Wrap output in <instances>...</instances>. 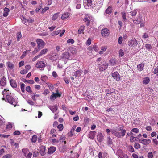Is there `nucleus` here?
<instances>
[{
  "label": "nucleus",
  "mask_w": 158,
  "mask_h": 158,
  "mask_svg": "<svg viewBox=\"0 0 158 158\" xmlns=\"http://www.w3.org/2000/svg\"><path fill=\"white\" fill-rule=\"evenodd\" d=\"M6 98L8 102L14 105V106H16L17 102L15 101L14 98L12 96L9 95H7L6 96Z\"/></svg>",
  "instance_id": "f257e3e1"
},
{
  "label": "nucleus",
  "mask_w": 158,
  "mask_h": 158,
  "mask_svg": "<svg viewBox=\"0 0 158 158\" xmlns=\"http://www.w3.org/2000/svg\"><path fill=\"white\" fill-rule=\"evenodd\" d=\"M108 63L106 62L103 61L100 64V66L99 67V71H103L108 67Z\"/></svg>",
  "instance_id": "f03ea898"
},
{
  "label": "nucleus",
  "mask_w": 158,
  "mask_h": 158,
  "mask_svg": "<svg viewBox=\"0 0 158 158\" xmlns=\"http://www.w3.org/2000/svg\"><path fill=\"white\" fill-rule=\"evenodd\" d=\"M139 142L147 146L151 143V140L149 139H144L141 138L139 140Z\"/></svg>",
  "instance_id": "7ed1b4c3"
},
{
  "label": "nucleus",
  "mask_w": 158,
  "mask_h": 158,
  "mask_svg": "<svg viewBox=\"0 0 158 158\" xmlns=\"http://www.w3.org/2000/svg\"><path fill=\"white\" fill-rule=\"evenodd\" d=\"M101 33L102 36L106 37L109 36L110 31L108 29L105 28L101 31Z\"/></svg>",
  "instance_id": "20e7f679"
},
{
  "label": "nucleus",
  "mask_w": 158,
  "mask_h": 158,
  "mask_svg": "<svg viewBox=\"0 0 158 158\" xmlns=\"http://www.w3.org/2000/svg\"><path fill=\"white\" fill-rule=\"evenodd\" d=\"M137 41L135 39H133L128 42V45L131 46V48H133L137 45Z\"/></svg>",
  "instance_id": "39448f33"
},
{
  "label": "nucleus",
  "mask_w": 158,
  "mask_h": 158,
  "mask_svg": "<svg viewBox=\"0 0 158 158\" xmlns=\"http://www.w3.org/2000/svg\"><path fill=\"white\" fill-rule=\"evenodd\" d=\"M56 93H52V94L50 96V99L52 100H54L56 99L58 97H60L61 96V94H60L58 92V91H56Z\"/></svg>",
  "instance_id": "423d86ee"
},
{
  "label": "nucleus",
  "mask_w": 158,
  "mask_h": 158,
  "mask_svg": "<svg viewBox=\"0 0 158 158\" xmlns=\"http://www.w3.org/2000/svg\"><path fill=\"white\" fill-rule=\"evenodd\" d=\"M36 42L37 44V47H40V48H43L45 44L44 42L40 39H37L36 40Z\"/></svg>",
  "instance_id": "0eeeda50"
},
{
  "label": "nucleus",
  "mask_w": 158,
  "mask_h": 158,
  "mask_svg": "<svg viewBox=\"0 0 158 158\" xmlns=\"http://www.w3.org/2000/svg\"><path fill=\"white\" fill-rule=\"evenodd\" d=\"M46 64L43 61H39L37 62L35 65V67L37 68H44Z\"/></svg>",
  "instance_id": "6e6552de"
},
{
  "label": "nucleus",
  "mask_w": 158,
  "mask_h": 158,
  "mask_svg": "<svg viewBox=\"0 0 158 158\" xmlns=\"http://www.w3.org/2000/svg\"><path fill=\"white\" fill-rule=\"evenodd\" d=\"M112 76L114 79H116L117 81H119L120 78L119 75L117 72H115L112 74Z\"/></svg>",
  "instance_id": "1a4fd4ad"
},
{
  "label": "nucleus",
  "mask_w": 158,
  "mask_h": 158,
  "mask_svg": "<svg viewBox=\"0 0 158 158\" xmlns=\"http://www.w3.org/2000/svg\"><path fill=\"white\" fill-rule=\"evenodd\" d=\"M6 84V80L5 77H3L0 81V85L2 87H4Z\"/></svg>",
  "instance_id": "9d476101"
},
{
  "label": "nucleus",
  "mask_w": 158,
  "mask_h": 158,
  "mask_svg": "<svg viewBox=\"0 0 158 158\" xmlns=\"http://www.w3.org/2000/svg\"><path fill=\"white\" fill-rule=\"evenodd\" d=\"M70 56L69 53L68 52H65L61 56V58L63 59H69Z\"/></svg>",
  "instance_id": "9b49d317"
},
{
  "label": "nucleus",
  "mask_w": 158,
  "mask_h": 158,
  "mask_svg": "<svg viewBox=\"0 0 158 158\" xmlns=\"http://www.w3.org/2000/svg\"><path fill=\"white\" fill-rule=\"evenodd\" d=\"M56 150L55 147L52 146L48 148V154H51L53 153Z\"/></svg>",
  "instance_id": "f8f14e48"
},
{
  "label": "nucleus",
  "mask_w": 158,
  "mask_h": 158,
  "mask_svg": "<svg viewBox=\"0 0 158 158\" xmlns=\"http://www.w3.org/2000/svg\"><path fill=\"white\" fill-rule=\"evenodd\" d=\"M10 84L12 87L13 88H16L17 85L16 81L13 79H11L10 81Z\"/></svg>",
  "instance_id": "ddd939ff"
},
{
  "label": "nucleus",
  "mask_w": 158,
  "mask_h": 158,
  "mask_svg": "<svg viewBox=\"0 0 158 158\" xmlns=\"http://www.w3.org/2000/svg\"><path fill=\"white\" fill-rule=\"evenodd\" d=\"M40 153L41 155H44L45 154V147L44 146H41L40 148Z\"/></svg>",
  "instance_id": "4468645a"
},
{
  "label": "nucleus",
  "mask_w": 158,
  "mask_h": 158,
  "mask_svg": "<svg viewBox=\"0 0 158 158\" xmlns=\"http://www.w3.org/2000/svg\"><path fill=\"white\" fill-rule=\"evenodd\" d=\"M97 140L99 142H102L103 139V136L101 133L99 134L97 136Z\"/></svg>",
  "instance_id": "2eb2a0df"
},
{
  "label": "nucleus",
  "mask_w": 158,
  "mask_h": 158,
  "mask_svg": "<svg viewBox=\"0 0 158 158\" xmlns=\"http://www.w3.org/2000/svg\"><path fill=\"white\" fill-rule=\"evenodd\" d=\"M112 134H114L115 136L117 137H120V135L118 132L116 130H111L110 131Z\"/></svg>",
  "instance_id": "dca6fc26"
},
{
  "label": "nucleus",
  "mask_w": 158,
  "mask_h": 158,
  "mask_svg": "<svg viewBox=\"0 0 158 158\" xmlns=\"http://www.w3.org/2000/svg\"><path fill=\"white\" fill-rule=\"evenodd\" d=\"M83 71L81 70H79L76 71L74 74V76L76 77L80 76L82 74Z\"/></svg>",
  "instance_id": "f3484780"
},
{
  "label": "nucleus",
  "mask_w": 158,
  "mask_h": 158,
  "mask_svg": "<svg viewBox=\"0 0 158 158\" xmlns=\"http://www.w3.org/2000/svg\"><path fill=\"white\" fill-rule=\"evenodd\" d=\"M52 112L54 113L57 110V106L55 105L54 106H50L49 107Z\"/></svg>",
  "instance_id": "a211bd4d"
},
{
  "label": "nucleus",
  "mask_w": 158,
  "mask_h": 158,
  "mask_svg": "<svg viewBox=\"0 0 158 158\" xmlns=\"http://www.w3.org/2000/svg\"><path fill=\"white\" fill-rule=\"evenodd\" d=\"M107 144L108 145H110L112 144L113 143L112 139L110 137V136H108L107 138Z\"/></svg>",
  "instance_id": "6ab92c4d"
},
{
  "label": "nucleus",
  "mask_w": 158,
  "mask_h": 158,
  "mask_svg": "<svg viewBox=\"0 0 158 158\" xmlns=\"http://www.w3.org/2000/svg\"><path fill=\"white\" fill-rule=\"evenodd\" d=\"M10 11V10L7 8H5L4 9V12L3 14V16L4 17H6L8 15V12Z\"/></svg>",
  "instance_id": "aec40b11"
},
{
  "label": "nucleus",
  "mask_w": 158,
  "mask_h": 158,
  "mask_svg": "<svg viewBox=\"0 0 158 158\" xmlns=\"http://www.w3.org/2000/svg\"><path fill=\"white\" fill-rule=\"evenodd\" d=\"M61 32V30L58 28L56 29V31L51 33V35L52 36L57 35L59 34Z\"/></svg>",
  "instance_id": "412c9836"
},
{
  "label": "nucleus",
  "mask_w": 158,
  "mask_h": 158,
  "mask_svg": "<svg viewBox=\"0 0 158 158\" xmlns=\"http://www.w3.org/2000/svg\"><path fill=\"white\" fill-rule=\"evenodd\" d=\"M109 62L111 66H114L116 63V60L114 59H110L109 60Z\"/></svg>",
  "instance_id": "4be33fe9"
},
{
  "label": "nucleus",
  "mask_w": 158,
  "mask_h": 158,
  "mask_svg": "<svg viewBox=\"0 0 158 158\" xmlns=\"http://www.w3.org/2000/svg\"><path fill=\"white\" fill-rule=\"evenodd\" d=\"M85 27L84 26H81L78 31V33L79 34H80L81 33H83V31H84L85 29Z\"/></svg>",
  "instance_id": "5701e85b"
},
{
  "label": "nucleus",
  "mask_w": 158,
  "mask_h": 158,
  "mask_svg": "<svg viewBox=\"0 0 158 158\" xmlns=\"http://www.w3.org/2000/svg\"><path fill=\"white\" fill-rule=\"evenodd\" d=\"M69 16V14L68 13H64L61 17V19H65L68 18Z\"/></svg>",
  "instance_id": "b1692460"
},
{
  "label": "nucleus",
  "mask_w": 158,
  "mask_h": 158,
  "mask_svg": "<svg viewBox=\"0 0 158 158\" xmlns=\"http://www.w3.org/2000/svg\"><path fill=\"white\" fill-rule=\"evenodd\" d=\"M96 132L95 131H91L89 134V136L90 138L91 139H93L95 135Z\"/></svg>",
  "instance_id": "393cba45"
},
{
  "label": "nucleus",
  "mask_w": 158,
  "mask_h": 158,
  "mask_svg": "<svg viewBox=\"0 0 158 158\" xmlns=\"http://www.w3.org/2000/svg\"><path fill=\"white\" fill-rule=\"evenodd\" d=\"M150 81L149 78L148 77H146L144 79L143 81V83L144 84H147L149 83Z\"/></svg>",
  "instance_id": "a878e982"
},
{
  "label": "nucleus",
  "mask_w": 158,
  "mask_h": 158,
  "mask_svg": "<svg viewBox=\"0 0 158 158\" xmlns=\"http://www.w3.org/2000/svg\"><path fill=\"white\" fill-rule=\"evenodd\" d=\"M121 15H122V17L123 19V20L124 22H126L127 21V19L126 18V13L125 12H122L121 13Z\"/></svg>",
  "instance_id": "bb28decb"
},
{
  "label": "nucleus",
  "mask_w": 158,
  "mask_h": 158,
  "mask_svg": "<svg viewBox=\"0 0 158 158\" xmlns=\"http://www.w3.org/2000/svg\"><path fill=\"white\" fill-rule=\"evenodd\" d=\"M143 67L144 64H141L137 66V69L139 71H140L143 70Z\"/></svg>",
  "instance_id": "cd10ccee"
},
{
  "label": "nucleus",
  "mask_w": 158,
  "mask_h": 158,
  "mask_svg": "<svg viewBox=\"0 0 158 158\" xmlns=\"http://www.w3.org/2000/svg\"><path fill=\"white\" fill-rule=\"evenodd\" d=\"M22 152L23 153V154L25 156H26V155L29 152V150L27 148H24L22 149Z\"/></svg>",
  "instance_id": "c85d7f7f"
},
{
  "label": "nucleus",
  "mask_w": 158,
  "mask_h": 158,
  "mask_svg": "<svg viewBox=\"0 0 158 158\" xmlns=\"http://www.w3.org/2000/svg\"><path fill=\"white\" fill-rule=\"evenodd\" d=\"M133 22L134 24H139L141 22V19L140 18H139L136 20H133Z\"/></svg>",
  "instance_id": "c756f323"
},
{
  "label": "nucleus",
  "mask_w": 158,
  "mask_h": 158,
  "mask_svg": "<svg viewBox=\"0 0 158 158\" xmlns=\"http://www.w3.org/2000/svg\"><path fill=\"white\" fill-rule=\"evenodd\" d=\"M48 50L47 49H44L40 51V53L39 55H40V57L42 55L45 54L48 52Z\"/></svg>",
  "instance_id": "7c9ffc66"
},
{
  "label": "nucleus",
  "mask_w": 158,
  "mask_h": 158,
  "mask_svg": "<svg viewBox=\"0 0 158 158\" xmlns=\"http://www.w3.org/2000/svg\"><path fill=\"white\" fill-rule=\"evenodd\" d=\"M126 132V131L125 129L123 130L121 132H119L118 133L120 135V137H118V138H121L122 137H123L125 134Z\"/></svg>",
  "instance_id": "2f4dec72"
},
{
  "label": "nucleus",
  "mask_w": 158,
  "mask_h": 158,
  "mask_svg": "<svg viewBox=\"0 0 158 158\" xmlns=\"http://www.w3.org/2000/svg\"><path fill=\"white\" fill-rule=\"evenodd\" d=\"M112 8L111 7L109 6L107 9L106 11L105 12L108 14H110L111 13Z\"/></svg>",
  "instance_id": "473e14b6"
},
{
  "label": "nucleus",
  "mask_w": 158,
  "mask_h": 158,
  "mask_svg": "<svg viewBox=\"0 0 158 158\" xmlns=\"http://www.w3.org/2000/svg\"><path fill=\"white\" fill-rule=\"evenodd\" d=\"M20 85L21 89L22 91L24 93L25 92V84L22 82H21L20 84Z\"/></svg>",
  "instance_id": "72a5a7b5"
},
{
  "label": "nucleus",
  "mask_w": 158,
  "mask_h": 158,
  "mask_svg": "<svg viewBox=\"0 0 158 158\" xmlns=\"http://www.w3.org/2000/svg\"><path fill=\"white\" fill-rule=\"evenodd\" d=\"M59 13H57L54 14L52 17V19L53 20H56L58 17Z\"/></svg>",
  "instance_id": "f704fd0d"
},
{
  "label": "nucleus",
  "mask_w": 158,
  "mask_h": 158,
  "mask_svg": "<svg viewBox=\"0 0 158 158\" xmlns=\"http://www.w3.org/2000/svg\"><path fill=\"white\" fill-rule=\"evenodd\" d=\"M115 90L113 89H109L106 91L107 94H111L112 93L115 92Z\"/></svg>",
  "instance_id": "c9c22d12"
},
{
  "label": "nucleus",
  "mask_w": 158,
  "mask_h": 158,
  "mask_svg": "<svg viewBox=\"0 0 158 158\" xmlns=\"http://www.w3.org/2000/svg\"><path fill=\"white\" fill-rule=\"evenodd\" d=\"M42 48H40V47H37V48H36L32 52V53L33 54H35L36 53L38 52Z\"/></svg>",
  "instance_id": "e433bc0d"
},
{
  "label": "nucleus",
  "mask_w": 158,
  "mask_h": 158,
  "mask_svg": "<svg viewBox=\"0 0 158 158\" xmlns=\"http://www.w3.org/2000/svg\"><path fill=\"white\" fill-rule=\"evenodd\" d=\"M7 64L8 67L10 69H13L14 68V64L10 62H7Z\"/></svg>",
  "instance_id": "4c0bfd02"
},
{
  "label": "nucleus",
  "mask_w": 158,
  "mask_h": 158,
  "mask_svg": "<svg viewBox=\"0 0 158 158\" xmlns=\"http://www.w3.org/2000/svg\"><path fill=\"white\" fill-rule=\"evenodd\" d=\"M10 142L12 145L15 146V148H16L18 146V144L17 143H15L14 140L12 139H10Z\"/></svg>",
  "instance_id": "58836bf2"
},
{
  "label": "nucleus",
  "mask_w": 158,
  "mask_h": 158,
  "mask_svg": "<svg viewBox=\"0 0 158 158\" xmlns=\"http://www.w3.org/2000/svg\"><path fill=\"white\" fill-rule=\"evenodd\" d=\"M12 126L11 124L9 123L7 125L6 127V129L7 131L8 130H10L12 128Z\"/></svg>",
  "instance_id": "ea45409f"
},
{
  "label": "nucleus",
  "mask_w": 158,
  "mask_h": 158,
  "mask_svg": "<svg viewBox=\"0 0 158 158\" xmlns=\"http://www.w3.org/2000/svg\"><path fill=\"white\" fill-rule=\"evenodd\" d=\"M37 140V136L35 135L33 136L31 139V141L33 143H35Z\"/></svg>",
  "instance_id": "a19ab883"
},
{
  "label": "nucleus",
  "mask_w": 158,
  "mask_h": 158,
  "mask_svg": "<svg viewBox=\"0 0 158 158\" xmlns=\"http://www.w3.org/2000/svg\"><path fill=\"white\" fill-rule=\"evenodd\" d=\"M134 148L136 149H138L140 148V145L139 144L135 143L134 144Z\"/></svg>",
  "instance_id": "79ce46f5"
},
{
  "label": "nucleus",
  "mask_w": 158,
  "mask_h": 158,
  "mask_svg": "<svg viewBox=\"0 0 158 158\" xmlns=\"http://www.w3.org/2000/svg\"><path fill=\"white\" fill-rule=\"evenodd\" d=\"M131 15L132 17H134L137 14V12L136 10H134L133 11L130 12Z\"/></svg>",
  "instance_id": "37998d69"
},
{
  "label": "nucleus",
  "mask_w": 158,
  "mask_h": 158,
  "mask_svg": "<svg viewBox=\"0 0 158 158\" xmlns=\"http://www.w3.org/2000/svg\"><path fill=\"white\" fill-rule=\"evenodd\" d=\"M57 128L59 129V131H61L63 128V125L62 124H60L57 126Z\"/></svg>",
  "instance_id": "c03bdc74"
},
{
  "label": "nucleus",
  "mask_w": 158,
  "mask_h": 158,
  "mask_svg": "<svg viewBox=\"0 0 158 158\" xmlns=\"http://www.w3.org/2000/svg\"><path fill=\"white\" fill-rule=\"evenodd\" d=\"M4 118L1 116H0V126L3 125L4 123L3 120Z\"/></svg>",
  "instance_id": "a18cd8bd"
},
{
  "label": "nucleus",
  "mask_w": 158,
  "mask_h": 158,
  "mask_svg": "<svg viewBox=\"0 0 158 158\" xmlns=\"http://www.w3.org/2000/svg\"><path fill=\"white\" fill-rule=\"evenodd\" d=\"M119 56L122 57L124 55L123 51L122 49H120L119 51Z\"/></svg>",
  "instance_id": "49530a36"
},
{
  "label": "nucleus",
  "mask_w": 158,
  "mask_h": 158,
  "mask_svg": "<svg viewBox=\"0 0 158 158\" xmlns=\"http://www.w3.org/2000/svg\"><path fill=\"white\" fill-rule=\"evenodd\" d=\"M153 73L154 74L158 76V66L155 69Z\"/></svg>",
  "instance_id": "de8ad7c7"
},
{
  "label": "nucleus",
  "mask_w": 158,
  "mask_h": 158,
  "mask_svg": "<svg viewBox=\"0 0 158 158\" xmlns=\"http://www.w3.org/2000/svg\"><path fill=\"white\" fill-rule=\"evenodd\" d=\"M26 90L29 93H31L32 92L31 88L29 86H27L26 87Z\"/></svg>",
  "instance_id": "09e8293b"
},
{
  "label": "nucleus",
  "mask_w": 158,
  "mask_h": 158,
  "mask_svg": "<svg viewBox=\"0 0 158 158\" xmlns=\"http://www.w3.org/2000/svg\"><path fill=\"white\" fill-rule=\"evenodd\" d=\"M67 42L68 43H71L72 44L74 42V41L73 39H70L67 40Z\"/></svg>",
  "instance_id": "8fccbe9b"
},
{
  "label": "nucleus",
  "mask_w": 158,
  "mask_h": 158,
  "mask_svg": "<svg viewBox=\"0 0 158 158\" xmlns=\"http://www.w3.org/2000/svg\"><path fill=\"white\" fill-rule=\"evenodd\" d=\"M22 18H21V19L22 20L23 22L24 23H26L27 22V20H28V19H27L26 18H24L23 16H22Z\"/></svg>",
  "instance_id": "3c124183"
},
{
  "label": "nucleus",
  "mask_w": 158,
  "mask_h": 158,
  "mask_svg": "<svg viewBox=\"0 0 158 158\" xmlns=\"http://www.w3.org/2000/svg\"><path fill=\"white\" fill-rule=\"evenodd\" d=\"M147 156L148 158H152L153 156L152 153V152H149L148 153Z\"/></svg>",
  "instance_id": "603ef678"
},
{
  "label": "nucleus",
  "mask_w": 158,
  "mask_h": 158,
  "mask_svg": "<svg viewBox=\"0 0 158 158\" xmlns=\"http://www.w3.org/2000/svg\"><path fill=\"white\" fill-rule=\"evenodd\" d=\"M145 47L147 48L149 50L152 48V46L151 44H146L145 45Z\"/></svg>",
  "instance_id": "864d4df0"
},
{
  "label": "nucleus",
  "mask_w": 158,
  "mask_h": 158,
  "mask_svg": "<svg viewBox=\"0 0 158 158\" xmlns=\"http://www.w3.org/2000/svg\"><path fill=\"white\" fill-rule=\"evenodd\" d=\"M27 103L31 105H33L34 104V102L31 100H27Z\"/></svg>",
  "instance_id": "5fc2aeb1"
},
{
  "label": "nucleus",
  "mask_w": 158,
  "mask_h": 158,
  "mask_svg": "<svg viewBox=\"0 0 158 158\" xmlns=\"http://www.w3.org/2000/svg\"><path fill=\"white\" fill-rule=\"evenodd\" d=\"M11 157V155L8 154L3 156L2 158H10Z\"/></svg>",
  "instance_id": "6e6d98bb"
},
{
  "label": "nucleus",
  "mask_w": 158,
  "mask_h": 158,
  "mask_svg": "<svg viewBox=\"0 0 158 158\" xmlns=\"http://www.w3.org/2000/svg\"><path fill=\"white\" fill-rule=\"evenodd\" d=\"M38 154V152L36 151H35L33 153V156L34 157H36Z\"/></svg>",
  "instance_id": "4d7b16f0"
},
{
  "label": "nucleus",
  "mask_w": 158,
  "mask_h": 158,
  "mask_svg": "<svg viewBox=\"0 0 158 158\" xmlns=\"http://www.w3.org/2000/svg\"><path fill=\"white\" fill-rule=\"evenodd\" d=\"M28 51L26 50L23 53V54L22 55V56H21V58H23L26 55L27 53L28 52Z\"/></svg>",
  "instance_id": "13d9d810"
},
{
  "label": "nucleus",
  "mask_w": 158,
  "mask_h": 158,
  "mask_svg": "<svg viewBox=\"0 0 158 158\" xmlns=\"http://www.w3.org/2000/svg\"><path fill=\"white\" fill-rule=\"evenodd\" d=\"M32 155V153L29 152L25 156L27 158H31Z\"/></svg>",
  "instance_id": "bf43d9fd"
},
{
  "label": "nucleus",
  "mask_w": 158,
  "mask_h": 158,
  "mask_svg": "<svg viewBox=\"0 0 158 158\" xmlns=\"http://www.w3.org/2000/svg\"><path fill=\"white\" fill-rule=\"evenodd\" d=\"M131 131L133 132L137 133L139 132V129L137 128H134L132 129Z\"/></svg>",
  "instance_id": "052dcab7"
},
{
  "label": "nucleus",
  "mask_w": 158,
  "mask_h": 158,
  "mask_svg": "<svg viewBox=\"0 0 158 158\" xmlns=\"http://www.w3.org/2000/svg\"><path fill=\"white\" fill-rule=\"evenodd\" d=\"M22 35H21V33H18L17 35V40L18 41L19 40V39L21 37Z\"/></svg>",
  "instance_id": "680f3d73"
},
{
  "label": "nucleus",
  "mask_w": 158,
  "mask_h": 158,
  "mask_svg": "<svg viewBox=\"0 0 158 158\" xmlns=\"http://www.w3.org/2000/svg\"><path fill=\"white\" fill-rule=\"evenodd\" d=\"M24 61H22L19 62V67H20L24 65Z\"/></svg>",
  "instance_id": "e2e57ef3"
},
{
  "label": "nucleus",
  "mask_w": 158,
  "mask_h": 158,
  "mask_svg": "<svg viewBox=\"0 0 158 158\" xmlns=\"http://www.w3.org/2000/svg\"><path fill=\"white\" fill-rule=\"evenodd\" d=\"M148 37V34L146 33H144L143 35L142 36V38L144 39H146Z\"/></svg>",
  "instance_id": "0e129e2a"
},
{
  "label": "nucleus",
  "mask_w": 158,
  "mask_h": 158,
  "mask_svg": "<svg viewBox=\"0 0 158 158\" xmlns=\"http://www.w3.org/2000/svg\"><path fill=\"white\" fill-rule=\"evenodd\" d=\"M40 55H38L36 56L34 58H33L32 59V61H35L38 58L40 57Z\"/></svg>",
  "instance_id": "69168bd1"
},
{
  "label": "nucleus",
  "mask_w": 158,
  "mask_h": 158,
  "mask_svg": "<svg viewBox=\"0 0 158 158\" xmlns=\"http://www.w3.org/2000/svg\"><path fill=\"white\" fill-rule=\"evenodd\" d=\"M123 38L121 36H120L118 40V42L119 44H121L122 42Z\"/></svg>",
  "instance_id": "338daca9"
},
{
  "label": "nucleus",
  "mask_w": 158,
  "mask_h": 158,
  "mask_svg": "<svg viewBox=\"0 0 158 158\" xmlns=\"http://www.w3.org/2000/svg\"><path fill=\"white\" fill-rule=\"evenodd\" d=\"M129 151L131 152H134V149L132 146H130L129 147Z\"/></svg>",
  "instance_id": "774afa93"
}]
</instances>
